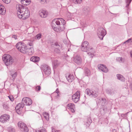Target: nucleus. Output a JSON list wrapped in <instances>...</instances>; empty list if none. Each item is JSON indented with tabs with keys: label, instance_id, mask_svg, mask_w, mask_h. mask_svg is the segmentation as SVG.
Here are the masks:
<instances>
[{
	"label": "nucleus",
	"instance_id": "obj_1",
	"mask_svg": "<svg viewBox=\"0 0 132 132\" xmlns=\"http://www.w3.org/2000/svg\"><path fill=\"white\" fill-rule=\"evenodd\" d=\"M17 15L18 18L24 20L28 18L30 15V12L26 6L18 4L16 5Z\"/></svg>",
	"mask_w": 132,
	"mask_h": 132
},
{
	"label": "nucleus",
	"instance_id": "obj_2",
	"mask_svg": "<svg viewBox=\"0 0 132 132\" xmlns=\"http://www.w3.org/2000/svg\"><path fill=\"white\" fill-rule=\"evenodd\" d=\"M16 47L20 52L23 53H28L29 55H31L34 53L33 48H27L26 44L22 42H19L16 45Z\"/></svg>",
	"mask_w": 132,
	"mask_h": 132
},
{
	"label": "nucleus",
	"instance_id": "obj_3",
	"mask_svg": "<svg viewBox=\"0 0 132 132\" xmlns=\"http://www.w3.org/2000/svg\"><path fill=\"white\" fill-rule=\"evenodd\" d=\"M24 103L26 104V105H30L32 104V101L29 97L23 98L22 100V103L18 104L15 108L16 111L18 114H20L21 113L22 110L24 106Z\"/></svg>",
	"mask_w": 132,
	"mask_h": 132
},
{
	"label": "nucleus",
	"instance_id": "obj_4",
	"mask_svg": "<svg viewBox=\"0 0 132 132\" xmlns=\"http://www.w3.org/2000/svg\"><path fill=\"white\" fill-rule=\"evenodd\" d=\"M89 43L88 42L86 41L82 43L81 49L82 51L88 52L87 54L89 55H90L92 57L93 56V54L95 53V51L92 47H89Z\"/></svg>",
	"mask_w": 132,
	"mask_h": 132
},
{
	"label": "nucleus",
	"instance_id": "obj_5",
	"mask_svg": "<svg viewBox=\"0 0 132 132\" xmlns=\"http://www.w3.org/2000/svg\"><path fill=\"white\" fill-rule=\"evenodd\" d=\"M2 59L7 66L11 64L13 62V59L12 57L9 55H4L2 58Z\"/></svg>",
	"mask_w": 132,
	"mask_h": 132
},
{
	"label": "nucleus",
	"instance_id": "obj_6",
	"mask_svg": "<svg viewBox=\"0 0 132 132\" xmlns=\"http://www.w3.org/2000/svg\"><path fill=\"white\" fill-rule=\"evenodd\" d=\"M106 34V31L103 27H100L98 28L97 31V35L100 39L102 40Z\"/></svg>",
	"mask_w": 132,
	"mask_h": 132
},
{
	"label": "nucleus",
	"instance_id": "obj_7",
	"mask_svg": "<svg viewBox=\"0 0 132 132\" xmlns=\"http://www.w3.org/2000/svg\"><path fill=\"white\" fill-rule=\"evenodd\" d=\"M59 20H57L55 21V23L57 25H62V27L59 26L58 28V29L60 31H62L63 30V29L65 28V27L64 26L65 24V21L62 18H58Z\"/></svg>",
	"mask_w": 132,
	"mask_h": 132
},
{
	"label": "nucleus",
	"instance_id": "obj_8",
	"mask_svg": "<svg viewBox=\"0 0 132 132\" xmlns=\"http://www.w3.org/2000/svg\"><path fill=\"white\" fill-rule=\"evenodd\" d=\"M42 71L46 75L48 76L51 73L50 68L46 64H43L41 65Z\"/></svg>",
	"mask_w": 132,
	"mask_h": 132
},
{
	"label": "nucleus",
	"instance_id": "obj_9",
	"mask_svg": "<svg viewBox=\"0 0 132 132\" xmlns=\"http://www.w3.org/2000/svg\"><path fill=\"white\" fill-rule=\"evenodd\" d=\"M18 125L20 130L23 132H27L28 129L26 125L23 122L19 121L18 123Z\"/></svg>",
	"mask_w": 132,
	"mask_h": 132
},
{
	"label": "nucleus",
	"instance_id": "obj_10",
	"mask_svg": "<svg viewBox=\"0 0 132 132\" xmlns=\"http://www.w3.org/2000/svg\"><path fill=\"white\" fill-rule=\"evenodd\" d=\"M85 93L88 95L92 97H96L98 96V93L96 91H93L88 89H86L85 90Z\"/></svg>",
	"mask_w": 132,
	"mask_h": 132
},
{
	"label": "nucleus",
	"instance_id": "obj_11",
	"mask_svg": "<svg viewBox=\"0 0 132 132\" xmlns=\"http://www.w3.org/2000/svg\"><path fill=\"white\" fill-rule=\"evenodd\" d=\"M10 116L9 115L4 114L1 116L0 117V121L3 123L9 121Z\"/></svg>",
	"mask_w": 132,
	"mask_h": 132
},
{
	"label": "nucleus",
	"instance_id": "obj_12",
	"mask_svg": "<svg viewBox=\"0 0 132 132\" xmlns=\"http://www.w3.org/2000/svg\"><path fill=\"white\" fill-rule=\"evenodd\" d=\"M96 100L97 104L100 103L102 106L105 105L107 103V100L104 98H101L98 97L96 99Z\"/></svg>",
	"mask_w": 132,
	"mask_h": 132
},
{
	"label": "nucleus",
	"instance_id": "obj_13",
	"mask_svg": "<svg viewBox=\"0 0 132 132\" xmlns=\"http://www.w3.org/2000/svg\"><path fill=\"white\" fill-rule=\"evenodd\" d=\"M80 95V91L78 90L72 96L73 101L75 103L77 102L79 100Z\"/></svg>",
	"mask_w": 132,
	"mask_h": 132
},
{
	"label": "nucleus",
	"instance_id": "obj_14",
	"mask_svg": "<svg viewBox=\"0 0 132 132\" xmlns=\"http://www.w3.org/2000/svg\"><path fill=\"white\" fill-rule=\"evenodd\" d=\"M54 45L55 48L54 51L57 53H60V50L62 48V45L57 42L55 43Z\"/></svg>",
	"mask_w": 132,
	"mask_h": 132
},
{
	"label": "nucleus",
	"instance_id": "obj_15",
	"mask_svg": "<svg viewBox=\"0 0 132 132\" xmlns=\"http://www.w3.org/2000/svg\"><path fill=\"white\" fill-rule=\"evenodd\" d=\"M73 61L77 64L80 65L81 63L82 60L80 56L77 55L73 57Z\"/></svg>",
	"mask_w": 132,
	"mask_h": 132
},
{
	"label": "nucleus",
	"instance_id": "obj_16",
	"mask_svg": "<svg viewBox=\"0 0 132 132\" xmlns=\"http://www.w3.org/2000/svg\"><path fill=\"white\" fill-rule=\"evenodd\" d=\"M47 11L45 10H41L39 11V14L40 17L44 18L46 17L47 15Z\"/></svg>",
	"mask_w": 132,
	"mask_h": 132
},
{
	"label": "nucleus",
	"instance_id": "obj_17",
	"mask_svg": "<svg viewBox=\"0 0 132 132\" xmlns=\"http://www.w3.org/2000/svg\"><path fill=\"white\" fill-rule=\"evenodd\" d=\"M99 69L104 72H106L108 71V70L106 67L102 64H100L98 65Z\"/></svg>",
	"mask_w": 132,
	"mask_h": 132
},
{
	"label": "nucleus",
	"instance_id": "obj_18",
	"mask_svg": "<svg viewBox=\"0 0 132 132\" xmlns=\"http://www.w3.org/2000/svg\"><path fill=\"white\" fill-rule=\"evenodd\" d=\"M99 69L104 72H106L108 71V70L106 67L102 64H100L98 65Z\"/></svg>",
	"mask_w": 132,
	"mask_h": 132
},
{
	"label": "nucleus",
	"instance_id": "obj_19",
	"mask_svg": "<svg viewBox=\"0 0 132 132\" xmlns=\"http://www.w3.org/2000/svg\"><path fill=\"white\" fill-rule=\"evenodd\" d=\"M67 108L70 109V111L73 113L75 112L74 109L75 108V105L72 103H70L68 104L67 106Z\"/></svg>",
	"mask_w": 132,
	"mask_h": 132
},
{
	"label": "nucleus",
	"instance_id": "obj_20",
	"mask_svg": "<svg viewBox=\"0 0 132 132\" xmlns=\"http://www.w3.org/2000/svg\"><path fill=\"white\" fill-rule=\"evenodd\" d=\"M6 12V10L2 4L0 3V14L2 15H4Z\"/></svg>",
	"mask_w": 132,
	"mask_h": 132
},
{
	"label": "nucleus",
	"instance_id": "obj_21",
	"mask_svg": "<svg viewBox=\"0 0 132 132\" xmlns=\"http://www.w3.org/2000/svg\"><path fill=\"white\" fill-rule=\"evenodd\" d=\"M39 60V57L36 56H32L30 58V61L34 62H38Z\"/></svg>",
	"mask_w": 132,
	"mask_h": 132
},
{
	"label": "nucleus",
	"instance_id": "obj_22",
	"mask_svg": "<svg viewBox=\"0 0 132 132\" xmlns=\"http://www.w3.org/2000/svg\"><path fill=\"white\" fill-rule=\"evenodd\" d=\"M105 91L106 93L109 95H112L114 94V90L112 89H107Z\"/></svg>",
	"mask_w": 132,
	"mask_h": 132
},
{
	"label": "nucleus",
	"instance_id": "obj_23",
	"mask_svg": "<svg viewBox=\"0 0 132 132\" xmlns=\"http://www.w3.org/2000/svg\"><path fill=\"white\" fill-rule=\"evenodd\" d=\"M66 79L69 82H72L74 79V77L73 75H70L68 77L66 76Z\"/></svg>",
	"mask_w": 132,
	"mask_h": 132
},
{
	"label": "nucleus",
	"instance_id": "obj_24",
	"mask_svg": "<svg viewBox=\"0 0 132 132\" xmlns=\"http://www.w3.org/2000/svg\"><path fill=\"white\" fill-rule=\"evenodd\" d=\"M52 64L53 67L56 68L59 64V62H58L57 59H52Z\"/></svg>",
	"mask_w": 132,
	"mask_h": 132
},
{
	"label": "nucleus",
	"instance_id": "obj_25",
	"mask_svg": "<svg viewBox=\"0 0 132 132\" xmlns=\"http://www.w3.org/2000/svg\"><path fill=\"white\" fill-rule=\"evenodd\" d=\"M117 77L118 79L120 81H124L125 80V78L122 75L120 74H117Z\"/></svg>",
	"mask_w": 132,
	"mask_h": 132
},
{
	"label": "nucleus",
	"instance_id": "obj_26",
	"mask_svg": "<svg viewBox=\"0 0 132 132\" xmlns=\"http://www.w3.org/2000/svg\"><path fill=\"white\" fill-rule=\"evenodd\" d=\"M92 120L90 118H88L86 120L85 124L87 127H88L92 122Z\"/></svg>",
	"mask_w": 132,
	"mask_h": 132
},
{
	"label": "nucleus",
	"instance_id": "obj_27",
	"mask_svg": "<svg viewBox=\"0 0 132 132\" xmlns=\"http://www.w3.org/2000/svg\"><path fill=\"white\" fill-rule=\"evenodd\" d=\"M2 105L4 109L6 110H8L9 109V105L6 102L3 103Z\"/></svg>",
	"mask_w": 132,
	"mask_h": 132
},
{
	"label": "nucleus",
	"instance_id": "obj_28",
	"mask_svg": "<svg viewBox=\"0 0 132 132\" xmlns=\"http://www.w3.org/2000/svg\"><path fill=\"white\" fill-rule=\"evenodd\" d=\"M41 37V34H39L37 35L36 36L34 37L33 38V41H34L35 40H38L40 39Z\"/></svg>",
	"mask_w": 132,
	"mask_h": 132
},
{
	"label": "nucleus",
	"instance_id": "obj_29",
	"mask_svg": "<svg viewBox=\"0 0 132 132\" xmlns=\"http://www.w3.org/2000/svg\"><path fill=\"white\" fill-rule=\"evenodd\" d=\"M59 90L58 88H57L55 92H54L52 94L53 95H56L55 96L56 98H57L59 96Z\"/></svg>",
	"mask_w": 132,
	"mask_h": 132
},
{
	"label": "nucleus",
	"instance_id": "obj_30",
	"mask_svg": "<svg viewBox=\"0 0 132 132\" xmlns=\"http://www.w3.org/2000/svg\"><path fill=\"white\" fill-rule=\"evenodd\" d=\"M43 115L46 120H47L49 119V115L48 113L46 112H44L43 113Z\"/></svg>",
	"mask_w": 132,
	"mask_h": 132
},
{
	"label": "nucleus",
	"instance_id": "obj_31",
	"mask_svg": "<svg viewBox=\"0 0 132 132\" xmlns=\"http://www.w3.org/2000/svg\"><path fill=\"white\" fill-rule=\"evenodd\" d=\"M40 2L42 4L47 3L50 1L49 0H39Z\"/></svg>",
	"mask_w": 132,
	"mask_h": 132
},
{
	"label": "nucleus",
	"instance_id": "obj_32",
	"mask_svg": "<svg viewBox=\"0 0 132 132\" xmlns=\"http://www.w3.org/2000/svg\"><path fill=\"white\" fill-rule=\"evenodd\" d=\"M131 1L132 0H125L126 2V7H128Z\"/></svg>",
	"mask_w": 132,
	"mask_h": 132
},
{
	"label": "nucleus",
	"instance_id": "obj_33",
	"mask_svg": "<svg viewBox=\"0 0 132 132\" xmlns=\"http://www.w3.org/2000/svg\"><path fill=\"white\" fill-rule=\"evenodd\" d=\"M117 60L120 62H122L124 61V59L121 57H118L117 59Z\"/></svg>",
	"mask_w": 132,
	"mask_h": 132
},
{
	"label": "nucleus",
	"instance_id": "obj_34",
	"mask_svg": "<svg viewBox=\"0 0 132 132\" xmlns=\"http://www.w3.org/2000/svg\"><path fill=\"white\" fill-rule=\"evenodd\" d=\"M82 0H73V2L75 4L80 3Z\"/></svg>",
	"mask_w": 132,
	"mask_h": 132
},
{
	"label": "nucleus",
	"instance_id": "obj_35",
	"mask_svg": "<svg viewBox=\"0 0 132 132\" xmlns=\"http://www.w3.org/2000/svg\"><path fill=\"white\" fill-rule=\"evenodd\" d=\"M11 74L12 77L13 79H14L17 76V73L16 72H14L13 73H12Z\"/></svg>",
	"mask_w": 132,
	"mask_h": 132
},
{
	"label": "nucleus",
	"instance_id": "obj_36",
	"mask_svg": "<svg viewBox=\"0 0 132 132\" xmlns=\"http://www.w3.org/2000/svg\"><path fill=\"white\" fill-rule=\"evenodd\" d=\"M36 132H46V131L45 128H43L41 130H36Z\"/></svg>",
	"mask_w": 132,
	"mask_h": 132
},
{
	"label": "nucleus",
	"instance_id": "obj_37",
	"mask_svg": "<svg viewBox=\"0 0 132 132\" xmlns=\"http://www.w3.org/2000/svg\"><path fill=\"white\" fill-rule=\"evenodd\" d=\"M64 44L66 45H69L70 44V41L68 39L66 40H64Z\"/></svg>",
	"mask_w": 132,
	"mask_h": 132
},
{
	"label": "nucleus",
	"instance_id": "obj_38",
	"mask_svg": "<svg viewBox=\"0 0 132 132\" xmlns=\"http://www.w3.org/2000/svg\"><path fill=\"white\" fill-rule=\"evenodd\" d=\"M8 97L12 102H13L14 100V98L12 96L10 95L8 96Z\"/></svg>",
	"mask_w": 132,
	"mask_h": 132
},
{
	"label": "nucleus",
	"instance_id": "obj_39",
	"mask_svg": "<svg viewBox=\"0 0 132 132\" xmlns=\"http://www.w3.org/2000/svg\"><path fill=\"white\" fill-rule=\"evenodd\" d=\"M41 89V87L40 86H36L35 88V89L36 91H39Z\"/></svg>",
	"mask_w": 132,
	"mask_h": 132
},
{
	"label": "nucleus",
	"instance_id": "obj_40",
	"mask_svg": "<svg viewBox=\"0 0 132 132\" xmlns=\"http://www.w3.org/2000/svg\"><path fill=\"white\" fill-rule=\"evenodd\" d=\"M32 40V42H30L28 43V45H29L30 46H32L33 45V42L34 41H33V39Z\"/></svg>",
	"mask_w": 132,
	"mask_h": 132
},
{
	"label": "nucleus",
	"instance_id": "obj_41",
	"mask_svg": "<svg viewBox=\"0 0 132 132\" xmlns=\"http://www.w3.org/2000/svg\"><path fill=\"white\" fill-rule=\"evenodd\" d=\"M52 132H59V131L56 130L54 127L52 128Z\"/></svg>",
	"mask_w": 132,
	"mask_h": 132
},
{
	"label": "nucleus",
	"instance_id": "obj_42",
	"mask_svg": "<svg viewBox=\"0 0 132 132\" xmlns=\"http://www.w3.org/2000/svg\"><path fill=\"white\" fill-rule=\"evenodd\" d=\"M6 4H8L11 1V0H2Z\"/></svg>",
	"mask_w": 132,
	"mask_h": 132
},
{
	"label": "nucleus",
	"instance_id": "obj_43",
	"mask_svg": "<svg viewBox=\"0 0 132 132\" xmlns=\"http://www.w3.org/2000/svg\"><path fill=\"white\" fill-rule=\"evenodd\" d=\"M15 129L12 128H11L10 130V132H15Z\"/></svg>",
	"mask_w": 132,
	"mask_h": 132
},
{
	"label": "nucleus",
	"instance_id": "obj_44",
	"mask_svg": "<svg viewBox=\"0 0 132 132\" xmlns=\"http://www.w3.org/2000/svg\"><path fill=\"white\" fill-rule=\"evenodd\" d=\"M90 71L89 69H87L86 70L85 72L87 74H89Z\"/></svg>",
	"mask_w": 132,
	"mask_h": 132
},
{
	"label": "nucleus",
	"instance_id": "obj_45",
	"mask_svg": "<svg viewBox=\"0 0 132 132\" xmlns=\"http://www.w3.org/2000/svg\"><path fill=\"white\" fill-rule=\"evenodd\" d=\"M12 37V38H14L15 39H17V36L16 35H13Z\"/></svg>",
	"mask_w": 132,
	"mask_h": 132
},
{
	"label": "nucleus",
	"instance_id": "obj_46",
	"mask_svg": "<svg viewBox=\"0 0 132 132\" xmlns=\"http://www.w3.org/2000/svg\"><path fill=\"white\" fill-rule=\"evenodd\" d=\"M81 24L82 25V26L83 27H85L86 26V24L84 23L83 24H82L80 22Z\"/></svg>",
	"mask_w": 132,
	"mask_h": 132
},
{
	"label": "nucleus",
	"instance_id": "obj_47",
	"mask_svg": "<svg viewBox=\"0 0 132 132\" xmlns=\"http://www.w3.org/2000/svg\"><path fill=\"white\" fill-rule=\"evenodd\" d=\"M131 40V38H129V39H128V40H127V41H126V42H129V41H130Z\"/></svg>",
	"mask_w": 132,
	"mask_h": 132
},
{
	"label": "nucleus",
	"instance_id": "obj_48",
	"mask_svg": "<svg viewBox=\"0 0 132 132\" xmlns=\"http://www.w3.org/2000/svg\"><path fill=\"white\" fill-rule=\"evenodd\" d=\"M130 88L131 89V90H132V83H131L130 85Z\"/></svg>",
	"mask_w": 132,
	"mask_h": 132
},
{
	"label": "nucleus",
	"instance_id": "obj_49",
	"mask_svg": "<svg viewBox=\"0 0 132 132\" xmlns=\"http://www.w3.org/2000/svg\"><path fill=\"white\" fill-rule=\"evenodd\" d=\"M130 54L132 58V51H131L130 52Z\"/></svg>",
	"mask_w": 132,
	"mask_h": 132
},
{
	"label": "nucleus",
	"instance_id": "obj_50",
	"mask_svg": "<svg viewBox=\"0 0 132 132\" xmlns=\"http://www.w3.org/2000/svg\"><path fill=\"white\" fill-rule=\"evenodd\" d=\"M112 132H117L116 130V129H114L113 130H112Z\"/></svg>",
	"mask_w": 132,
	"mask_h": 132
},
{
	"label": "nucleus",
	"instance_id": "obj_51",
	"mask_svg": "<svg viewBox=\"0 0 132 132\" xmlns=\"http://www.w3.org/2000/svg\"><path fill=\"white\" fill-rule=\"evenodd\" d=\"M52 28H53V29H54V30H56V29L54 27V28H53V26H52Z\"/></svg>",
	"mask_w": 132,
	"mask_h": 132
},
{
	"label": "nucleus",
	"instance_id": "obj_52",
	"mask_svg": "<svg viewBox=\"0 0 132 132\" xmlns=\"http://www.w3.org/2000/svg\"><path fill=\"white\" fill-rule=\"evenodd\" d=\"M73 45H70V47H73Z\"/></svg>",
	"mask_w": 132,
	"mask_h": 132
},
{
	"label": "nucleus",
	"instance_id": "obj_53",
	"mask_svg": "<svg viewBox=\"0 0 132 132\" xmlns=\"http://www.w3.org/2000/svg\"><path fill=\"white\" fill-rule=\"evenodd\" d=\"M77 119H78L77 118H76L75 119V120H77Z\"/></svg>",
	"mask_w": 132,
	"mask_h": 132
},
{
	"label": "nucleus",
	"instance_id": "obj_54",
	"mask_svg": "<svg viewBox=\"0 0 132 132\" xmlns=\"http://www.w3.org/2000/svg\"><path fill=\"white\" fill-rule=\"evenodd\" d=\"M71 49V48H68V51H69V50H70Z\"/></svg>",
	"mask_w": 132,
	"mask_h": 132
},
{
	"label": "nucleus",
	"instance_id": "obj_55",
	"mask_svg": "<svg viewBox=\"0 0 132 132\" xmlns=\"http://www.w3.org/2000/svg\"><path fill=\"white\" fill-rule=\"evenodd\" d=\"M25 108H26V107H25ZM26 111H28V110L27 109H26Z\"/></svg>",
	"mask_w": 132,
	"mask_h": 132
},
{
	"label": "nucleus",
	"instance_id": "obj_56",
	"mask_svg": "<svg viewBox=\"0 0 132 132\" xmlns=\"http://www.w3.org/2000/svg\"><path fill=\"white\" fill-rule=\"evenodd\" d=\"M51 98H52V96H51Z\"/></svg>",
	"mask_w": 132,
	"mask_h": 132
},
{
	"label": "nucleus",
	"instance_id": "obj_57",
	"mask_svg": "<svg viewBox=\"0 0 132 132\" xmlns=\"http://www.w3.org/2000/svg\"><path fill=\"white\" fill-rule=\"evenodd\" d=\"M131 42L132 43V40L131 41Z\"/></svg>",
	"mask_w": 132,
	"mask_h": 132
}]
</instances>
